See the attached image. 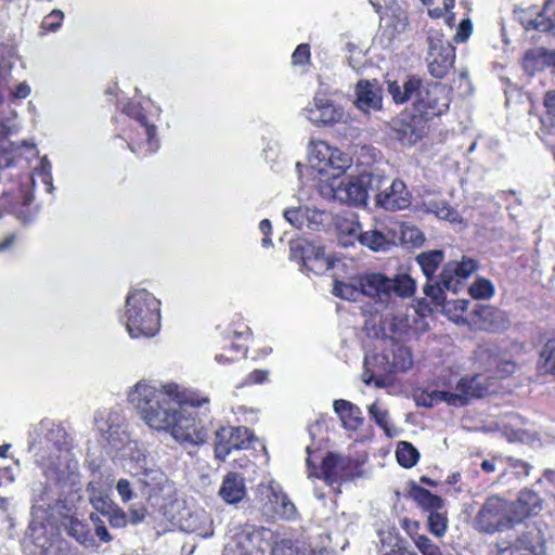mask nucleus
I'll return each mask as SVG.
<instances>
[{
  "mask_svg": "<svg viewBox=\"0 0 555 555\" xmlns=\"http://www.w3.org/2000/svg\"><path fill=\"white\" fill-rule=\"evenodd\" d=\"M124 112L138 122V135L144 137L143 139L138 138L128 143V146L131 150V152L139 157H144L152 153H155L159 147V141L156 137V126L154 124L149 122L142 108L137 104L126 105L124 107Z\"/></svg>",
  "mask_w": 555,
  "mask_h": 555,
  "instance_id": "1a4fd4ad",
  "label": "nucleus"
},
{
  "mask_svg": "<svg viewBox=\"0 0 555 555\" xmlns=\"http://www.w3.org/2000/svg\"><path fill=\"white\" fill-rule=\"evenodd\" d=\"M444 289L447 288L442 285L441 279L436 284L426 283L424 285V293L436 304H441L444 300Z\"/></svg>",
  "mask_w": 555,
  "mask_h": 555,
  "instance_id": "680f3d73",
  "label": "nucleus"
},
{
  "mask_svg": "<svg viewBox=\"0 0 555 555\" xmlns=\"http://www.w3.org/2000/svg\"><path fill=\"white\" fill-rule=\"evenodd\" d=\"M341 231L347 234L346 238H341L343 245H348L352 243V238H357L360 242L361 234H364V232L361 230L360 225L358 223H351L347 225L346 228H343Z\"/></svg>",
  "mask_w": 555,
  "mask_h": 555,
  "instance_id": "774afa93",
  "label": "nucleus"
},
{
  "mask_svg": "<svg viewBox=\"0 0 555 555\" xmlns=\"http://www.w3.org/2000/svg\"><path fill=\"white\" fill-rule=\"evenodd\" d=\"M477 270V262L463 256L461 261H449L441 272L442 285L453 293H456L461 282L466 280Z\"/></svg>",
  "mask_w": 555,
  "mask_h": 555,
  "instance_id": "4be33fe9",
  "label": "nucleus"
},
{
  "mask_svg": "<svg viewBox=\"0 0 555 555\" xmlns=\"http://www.w3.org/2000/svg\"><path fill=\"white\" fill-rule=\"evenodd\" d=\"M413 542L422 555H451L443 553L427 535L416 534Z\"/></svg>",
  "mask_w": 555,
  "mask_h": 555,
  "instance_id": "8fccbe9b",
  "label": "nucleus"
},
{
  "mask_svg": "<svg viewBox=\"0 0 555 555\" xmlns=\"http://www.w3.org/2000/svg\"><path fill=\"white\" fill-rule=\"evenodd\" d=\"M478 528L487 533L504 531L513 528L509 517L508 502L499 496L489 498L477 514Z\"/></svg>",
  "mask_w": 555,
  "mask_h": 555,
  "instance_id": "9d476101",
  "label": "nucleus"
},
{
  "mask_svg": "<svg viewBox=\"0 0 555 555\" xmlns=\"http://www.w3.org/2000/svg\"><path fill=\"white\" fill-rule=\"evenodd\" d=\"M272 555H315V553L305 543L284 539L274 544Z\"/></svg>",
  "mask_w": 555,
  "mask_h": 555,
  "instance_id": "4c0bfd02",
  "label": "nucleus"
},
{
  "mask_svg": "<svg viewBox=\"0 0 555 555\" xmlns=\"http://www.w3.org/2000/svg\"><path fill=\"white\" fill-rule=\"evenodd\" d=\"M472 31H473L472 21L469 18L463 20L456 29V34L454 36L455 41L456 42H465L472 35Z\"/></svg>",
  "mask_w": 555,
  "mask_h": 555,
  "instance_id": "0e129e2a",
  "label": "nucleus"
},
{
  "mask_svg": "<svg viewBox=\"0 0 555 555\" xmlns=\"http://www.w3.org/2000/svg\"><path fill=\"white\" fill-rule=\"evenodd\" d=\"M309 215V207L298 206L284 210V218L295 228H302L307 223Z\"/></svg>",
  "mask_w": 555,
  "mask_h": 555,
  "instance_id": "49530a36",
  "label": "nucleus"
},
{
  "mask_svg": "<svg viewBox=\"0 0 555 555\" xmlns=\"http://www.w3.org/2000/svg\"><path fill=\"white\" fill-rule=\"evenodd\" d=\"M426 56L429 74L438 79L448 75L455 61V48L440 31H431L427 37Z\"/></svg>",
  "mask_w": 555,
  "mask_h": 555,
  "instance_id": "0eeeda50",
  "label": "nucleus"
},
{
  "mask_svg": "<svg viewBox=\"0 0 555 555\" xmlns=\"http://www.w3.org/2000/svg\"><path fill=\"white\" fill-rule=\"evenodd\" d=\"M308 162V173L315 181L313 185L327 201L365 206L369 194L383 182L379 173L362 172L346 183L335 184V179L352 167V157L324 141L311 143Z\"/></svg>",
  "mask_w": 555,
  "mask_h": 555,
  "instance_id": "f257e3e1",
  "label": "nucleus"
},
{
  "mask_svg": "<svg viewBox=\"0 0 555 555\" xmlns=\"http://www.w3.org/2000/svg\"><path fill=\"white\" fill-rule=\"evenodd\" d=\"M354 105L364 114H371L382 109V89L376 80L358 81L356 86Z\"/></svg>",
  "mask_w": 555,
  "mask_h": 555,
  "instance_id": "6ab92c4d",
  "label": "nucleus"
},
{
  "mask_svg": "<svg viewBox=\"0 0 555 555\" xmlns=\"http://www.w3.org/2000/svg\"><path fill=\"white\" fill-rule=\"evenodd\" d=\"M411 351L403 346L398 347L393 352L392 366L398 371H406L412 366Z\"/></svg>",
  "mask_w": 555,
  "mask_h": 555,
  "instance_id": "603ef678",
  "label": "nucleus"
},
{
  "mask_svg": "<svg viewBox=\"0 0 555 555\" xmlns=\"http://www.w3.org/2000/svg\"><path fill=\"white\" fill-rule=\"evenodd\" d=\"M60 494L55 493L51 486L39 482L33 489V513L46 511L51 504L59 500Z\"/></svg>",
  "mask_w": 555,
  "mask_h": 555,
  "instance_id": "f704fd0d",
  "label": "nucleus"
},
{
  "mask_svg": "<svg viewBox=\"0 0 555 555\" xmlns=\"http://www.w3.org/2000/svg\"><path fill=\"white\" fill-rule=\"evenodd\" d=\"M63 526L68 535L85 546H93L94 539L90 533L88 524L76 517H68L63 521Z\"/></svg>",
  "mask_w": 555,
  "mask_h": 555,
  "instance_id": "473e14b6",
  "label": "nucleus"
},
{
  "mask_svg": "<svg viewBox=\"0 0 555 555\" xmlns=\"http://www.w3.org/2000/svg\"><path fill=\"white\" fill-rule=\"evenodd\" d=\"M383 182L374 189L376 205L390 211L401 210L410 206L411 194L405 183L400 179L389 181L382 176Z\"/></svg>",
  "mask_w": 555,
  "mask_h": 555,
  "instance_id": "4468645a",
  "label": "nucleus"
},
{
  "mask_svg": "<svg viewBox=\"0 0 555 555\" xmlns=\"http://www.w3.org/2000/svg\"><path fill=\"white\" fill-rule=\"evenodd\" d=\"M405 236L406 233L402 231L400 225L382 227L380 229L365 231L360 236V243L374 251H384L396 245L398 241L405 240Z\"/></svg>",
  "mask_w": 555,
  "mask_h": 555,
  "instance_id": "a211bd4d",
  "label": "nucleus"
},
{
  "mask_svg": "<svg viewBox=\"0 0 555 555\" xmlns=\"http://www.w3.org/2000/svg\"><path fill=\"white\" fill-rule=\"evenodd\" d=\"M528 27L540 31L555 28V0H547L537 16L529 22Z\"/></svg>",
  "mask_w": 555,
  "mask_h": 555,
  "instance_id": "c9c22d12",
  "label": "nucleus"
},
{
  "mask_svg": "<svg viewBox=\"0 0 555 555\" xmlns=\"http://www.w3.org/2000/svg\"><path fill=\"white\" fill-rule=\"evenodd\" d=\"M447 508L427 515V528L436 538H442L448 530Z\"/></svg>",
  "mask_w": 555,
  "mask_h": 555,
  "instance_id": "37998d69",
  "label": "nucleus"
},
{
  "mask_svg": "<svg viewBox=\"0 0 555 555\" xmlns=\"http://www.w3.org/2000/svg\"><path fill=\"white\" fill-rule=\"evenodd\" d=\"M107 521L113 528H125L128 524V516L117 504L112 507L106 516Z\"/></svg>",
  "mask_w": 555,
  "mask_h": 555,
  "instance_id": "13d9d810",
  "label": "nucleus"
},
{
  "mask_svg": "<svg viewBox=\"0 0 555 555\" xmlns=\"http://www.w3.org/2000/svg\"><path fill=\"white\" fill-rule=\"evenodd\" d=\"M333 294L345 300L357 301L362 296L359 278L351 282L335 281Z\"/></svg>",
  "mask_w": 555,
  "mask_h": 555,
  "instance_id": "ea45409f",
  "label": "nucleus"
},
{
  "mask_svg": "<svg viewBox=\"0 0 555 555\" xmlns=\"http://www.w3.org/2000/svg\"><path fill=\"white\" fill-rule=\"evenodd\" d=\"M541 357L544 359L545 370L555 376V347L546 345Z\"/></svg>",
  "mask_w": 555,
  "mask_h": 555,
  "instance_id": "338daca9",
  "label": "nucleus"
},
{
  "mask_svg": "<svg viewBox=\"0 0 555 555\" xmlns=\"http://www.w3.org/2000/svg\"><path fill=\"white\" fill-rule=\"evenodd\" d=\"M451 90L442 83H430L426 87L421 82L415 92L413 105L416 113L425 119L440 116L448 111Z\"/></svg>",
  "mask_w": 555,
  "mask_h": 555,
  "instance_id": "6e6552de",
  "label": "nucleus"
},
{
  "mask_svg": "<svg viewBox=\"0 0 555 555\" xmlns=\"http://www.w3.org/2000/svg\"><path fill=\"white\" fill-rule=\"evenodd\" d=\"M469 294L475 299H489L494 295V286L487 279H478L469 286Z\"/></svg>",
  "mask_w": 555,
  "mask_h": 555,
  "instance_id": "de8ad7c7",
  "label": "nucleus"
},
{
  "mask_svg": "<svg viewBox=\"0 0 555 555\" xmlns=\"http://www.w3.org/2000/svg\"><path fill=\"white\" fill-rule=\"evenodd\" d=\"M411 328L409 319L403 313L386 315L380 324L385 337L395 341H401Z\"/></svg>",
  "mask_w": 555,
  "mask_h": 555,
  "instance_id": "c756f323",
  "label": "nucleus"
},
{
  "mask_svg": "<svg viewBox=\"0 0 555 555\" xmlns=\"http://www.w3.org/2000/svg\"><path fill=\"white\" fill-rule=\"evenodd\" d=\"M230 532V541L225 545V552L229 555H257L261 552L262 537L269 530L244 525L233 527Z\"/></svg>",
  "mask_w": 555,
  "mask_h": 555,
  "instance_id": "f8f14e48",
  "label": "nucleus"
},
{
  "mask_svg": "<svg viewBox=\"0 0 555 555\" xmlns=\"http://www.w3.org/2000/svg\"><path fill=\"white\" fill-rule=\"evenodd\" d=\"M90 519L91 521L93 522L94 525V531H95V534L96 537L102 541V542H105V543H108L113 540V537L111 535V533L108 532L106 526H105V522L104 520H102L100 518V516L98 514H94L92 513L90 515Z\"/></svg>",
  "mask_w": 555,
  "mask_h": 555,
  "instance_id": "052dcab7",
  "label": "nucleus"
},
{
  "mask_svg": "<svg viewBox=\"0 0 555 555\" xmlns=\"http://www.w3.org/2000/svg\"><path fill=\"white\" fill-rule=\"evenodd\" d=\"M139 482L142 485V494L146 499L158 496L169 487L166 474L156 465L155 461L135 473Z\"/></svg>",
  "mask_w": 555,
  "mask_h": 555,
  "instance_id": "5701e85b",
  "label": "nucleus"
},
{
  "mask_svg": "<svg viewBox=\"0 0 555 555\" xmlns=\"http://www.w3.org/2000/svg\"><path fill=\"white\" fill-rule=\"evenodd\" d=\"M179 526L183 531L202 538L214 534L212 519L204 509L184 511L180 516Z\"/></svg>",
  "mask_w": 555,
  "mask_h": 555,
  "instance_id": "b1692460",
  "label": "nucleus"
},
{
  "mask_svg": "<svg viewBox=\"0 0 555 555\" xmlns=\"http://www.w3.org/2000/svg\"><path fill=\"white\" fill-rule=\"evenodd\" d=\"M251 438L253 434L246 427H220L215 437L216 457L224 461L232 450L247 449Z\"/></svg>",
  "mask_w": 555,
  "mask_h": 555,
  "instance_id": "2eb2a0df",
  "label": "nucleus"
},
{
  "mask_svg": "<svg viewBox=\"0 0 555 555\" xmlns=\"http://www.w3.org/2000/svg\"><path fill=\"white\" fill-rule=\"evenodd\" d=\"M52 165L47 156H43L40 159L39 166L34 170L33 175V183L35 184V179L39 178L41 182L47 186V191L51 192L52 186Z\"/></svg>",
  "mask_w": 555,
  "mask_h": 555,
  "instance_id": "09e8293b",
  "label": "nucleus"
},
{
  "mask_svg": "<svg viewBox=\"0 0 555 555\" xmlns=\"http://www.w3.org/2000/svg\"><path fill=\"white\" fill-rule=\"evenodd\" d=\"M444 254L440 249L424 251L416 257V261L420 264L425 276L430 280L438 267L442 262Z\"/></svg>",
  "mask_w": 555,
  "mask_h": 555,
  "instance_id": "e433bc0d",
  "label": "nucleus"
},
{
  "mask_svg": "<svg viewBox=\"0 0 555 555\" xmlns=\"http://www.w3.org/2000/svg\"><path fill=\"white\" fill-rule=\"evenodd\" d=\"M291 259L297 261L308 271L321 274L332 268V261L325 255L324 248L313 243L298 238L289 244Z\"/></svg>",
  "mask_w": 555,
  "mask_h": 555,
  "instance_id": "9b49d317",
  "label": "nucleus"
},
{
  "mask_svg": "<svg viewBox=\"0 0 555 555\" xmlns=\"http://www.w3.org/2000/svg\"><path fill=\"white\" fill-rule=\"evenodd\" d=\"M409 495L428 514L446 507V503L440 496L417 485L411 487Z\"/></svg>",
  "mask_w": 555,
  "mask_h": 555,
  "instance_id": "2f4dec72",
  "label": "nucleus"
},
{
  "mask_svg": "<svg viewBox=\"0 0 555 555\" xmlns=\"http://www.w3.org/2000/svg\"><path fill=\"white\" fill-rule=\"evenodd\" d=\"M306 117L315 125L337 122L343 118L344 112L332 100L318 93L313 104L305 109Z\"/></svg>",
  "mask_w": 555,
  "mask_h": 555,
  "instance_id": "aec40b11",
  "label": "nucleus"
},
{
  "mask_svg": "<svg viewBox=\"0 0 555 555\" xmlns=\"http://www.w3.org/2000/svg\"><path fill=\"white\" fill-rule=\"evenodd\" d=\"M500 555H546L541 529L537 526L528 527L514 544L502 548Z\"/></svg>",
  "mask_w": 555,
  "mask_h": 555,
  "instance_id": "f3484780",
  "label": "nucleus"
},
{
  "mask_svg": "<svg viewBox=\"0 0 555 555\" xmlns=\"http://www.w3.org/2000/svg\"><path fill=\"white\" fill-rule=\"evenodd\" d=\"M245 352H246V348L244 346L231 343V346L228 349L229 354H225L223 352L217 353L215 359L218 363L225 364V363H229V362L235 360V358L238 354H245Z\"/></svg>",
  "mask_w": 555,
  "mask_h": 555,
  "instance_id": "bf43d9fd",
  "label": "nucleus"
},
{
  "mask_svg": "<svg viewBox=\"0 0 555 555\" xmlns=\"http://www.w3.org/2000/svg\"><path fill=\"white\" fill-rule=\"evenodd\" d=\"M120 320L132 338L154 337L160 330V300L145 288H133Z\"/></svg>",
  "mask_w": 555,
  "mask_h": 555,
  "instance_id": "20e7f679",
  "label": "nucleus"
},
{
  "mask_svg": "<svg viewBox=\"0 0 555 555\" xmlns=\"http://www.w3.org/2000/svg\"><path fill=\"white\" fill-rule=\"evenodd\" d=\"M219 494L229 504L242 501L246 494L245 478L238 473L227 474Z\"/></svg>",
  "mask_w": 555,
  "mask_h": 555,
  "instance_id": "bb28decb",
  "label": "nucleus"
},
{
  "mask_svg": "<svg viewBox=\"0 0 555 555\" xmlns=\"http://www.w3.org/2000/svg\"><path fill=\"white\" fill-rule=\"evenodd\" d=\"M333 408L346 429L357 430L360 426H362L364 421L362 412L360 408L352 402L338 399L334 401Z\"/></svg>",
  "mask_w": 555,
  "mask_h": 555,
  "instance_id": "c85d7f7f",
  "label": "nucleus"
},
{
  "mask_svg": "<svg viewBox=\"0 0 555 555\" xmlns=\"http://www.w3.org/2000/svg\"><path fill=\"white\" fill-rule=\"evenodd\" d=\"M499 349L495 346H482L477 350V358L482 362L489 370L493 367L498 369V376L503 378L504 376L511 375L515 371V364L509 361H501L499 359Z\"/></svg>",
  "mask_w": 555,
  "mask_h": 555,
  "instance_id": "cd10ccee",
  "label": "nucleus"
},
{
  "mask_svg": "<svg viewBox=\"0 0 555 555\" xmlns=\"http://www.w3.org/2000/svg\"><path fill=\"white\" fill-rule=\"evenodd\" d=\"M542 508V501L538 493L524 489L519 492L515 502L508 503L509 517L513 526L537 515Z\"/></svg>",
  "mask_w": 555,
  "mask_h": 555,
  "instance_id": "412c9836",
  "label": "nucleus"
},
{
  "mask_svg": "<svg viewBox=\"0 0 555 555\" xmlns=\"http://www.w3.org/2000/svg\"><path fill=\"white\" fill-rule=\"evenodd\" d=\"M128 402L139 411L152 429L169 431L181 405L199 408L209 402L207 396L185 389L176 383L162 387L140 380L127 393Z\"/></svg>",
  "mask_w": 555,
  "mask_h": 555,
  "instance_id": "f03ea898",
  "label": "nucleus"
},
{
  "mask_svg": "<svg viewBox=\"0 0 555 555\" xmlns=\"http://www.w3.org/2000/svg\"><path fill=\"white\" fill-rule=\"evenodd\" d=\"M29 451L49 480L63 492L79 482L78 462L68 452L67 434L61 424L42 420L29 433Z\"/></svg>",
  "mask_w": 555,
  "mask_h": 555,
  "instance_id": "7ed1b4c3",
  "label": "nucleus"
},
{
  "mask_svg": "<svg viewBox=\"0 0 555 555\" xmlns=\"http://www.w3.org/2000/svg\"><path fill=\"white\" fill-rule=\"evenodd\" d=\"M361 294L386 302L389 299V278L380 273H367L359 276Z\"/></svg>",
  "mask_w": 555,
  "mask_h": 555,
  "instance_id": "a878e982",
  "label": "nucleus"
},
{
  "mask_svg": "<svg viewBox=\"0 0 555 555\" xmlns=\"http://www.w3.org/2000/svg\"><path fill=\"white\" fill-rule=\"evenodd\" d=\"M478 313L485 321H489V328L493 331L505 328L508 323L503 311L489 306L480 307Z\"/></svg>",
  "mask_w": 555,
  "mask_h": 555,
  "instance_id": "c03bdc74",
  "label": "nucleus"
},
{
  "mask_svg": "<svg viewBox=\"0 0 555 555\" xmlns=\"http://www.w3.org/2000/svg\"><path fill=\"white\" fill-rule=\"evenodd\" d=\"M90 502L93 508L104 517H106L107 514L111 512L112 507L116 505L107 496H103L101 494L96 495L94 493L90 495Z\"/></svg>",
  "mask_w": 555,
  "mask_h": 555,
  "instance_id": "4d7b16f0",
  "label": "nucleus"
},
{
  "mask_svg": "<svg viewBox=\"0 0 555 555\" xmlns=\"http://www.w3.org/2000/svg\"><path fill=\"white\" fill-rule=\"evenodd\" d=\"M175 440L181 443L202 444L207 439V430L196 420L194 412L181 405L169 431Z\"/></svg>",
  "mask_w": 555,
  "mask_h": 555,
  "instance_id": "ddd939ff",
  "label": "nucleus"
},
{
  "mask_svg": "<svg viewBox=\"0 0 555 555\" xmlns=\"http://www.w3.org/2000/svg\"><path fill=\"white\" fill-rule=\"evenodd\" d=\"M428 210L434 212L438 218L450 222H461V217L454 208L444 201H433L428 204Z\"/></svg>",
  "mask_w": 555,
  "mask_h": 555,
  "instance_id": "a18cd8bd",
  "label": "nucleus"
},
{
  "mask_svg": "<svg viewBox=\"0 0 555 555\" xmlns=\"http://www.w3.org/2000/svg\"><path fill=\"white\" fill-rule=\"evenodd\" d=\"M352 469L350 459L335 453H328L321 465L322 478L336 492H340V483L352 476Z\"/></svg>",
  "mask_w": 555,
  "mask_h": 555,
  "instance_id": "dca6fc26",
  "label": "nucleus"
},
{
  "mask_svg": "<svg viewBox=\"0 0 555 555\" xmlns=\"http://www.w3.org/2000/svg\"><path fill=\"white\" fill-rule=\"evenodd\" d=\"M18 143H10V150L3 151L0 153V167H10L14 164V157L17 154V151L20 150Z\"/></svg>",
  "mask_w": 555,
  "mask_h": 555,
  "instance_id": "69168bd1",
  "label": "nucleus"
},
{
  "mask_svg": "<svg viewBox=\"0 0 555 555\" xmlns=\"http://www.w3.org/2000/svg\"><path fill=\"white\" fill-rule=\"evenodd\" d=\"M420 87L421 79L415 76L408 77L402 82L388 81V92L396 104H403L410 100L414 101L415 92Z\"/></svg>",
  "mask_w": 555,
  "mask_h": 555,
  "instance_id": "7c9ffc66",
  "label": "nucleus"
},
{
  "mask_svg": "<svg viewBox=\"0 0 555 555\" xmlns=\"http://www.w3.org/2000/svg\"><path fill=\"white\" fill-rule=\"evenodd\" d=\"M271 491L273 496L272 502H274L276 505V513L285 519L294 518L296 516L297 509L287 494H285L281 489H276L274 487H271Z\"/></svg>",
  "mask_w": 555,
  "mask_h": 555,
  "instance_id": "a19ab883",
  "label": "nucleus"
},
{
  "mask_svg": "<svg viewBox=\"0 0 555 555\" xmlns=\"http://www.w3.org/2000/svg\"><path fill=\"white\" fill-rule=\"evenodd\" d=\"M369 413L375 423L390 436L388 412L382 409L376 402L369 406Z\"/></svg>",
  "mask_w": 555,
  "mask_h": 555,
  "instance_id": "5fc2aeb1",
  "label": "nucleus"
},
{
  "mask_svg": "<svg viewBox=\"0 0 555 555\" xmlns=\"http://www.w3.org/2000/svg\"><path fill=\"white\" fill-rule=\"evenodd\" d=\"M396 457L402 467L411 468L416 465L420 459V452L412 443L400 441L397 446Z\"/></svg>",
  "mask_w": 555,
  "mask_h": 555,
  "instance_id": "79ce46f5",
  "label": "nucleus"
},
{
  "mask_svg": "<svg viewBox=\"0 0 555 555\" xmlns=\"http://www.w3.org/2000/svg\"><path fill=\"white\" fill-rule=\"evenodd\" d=\"M40 555H78V553L73 552L66 541L53 540L42 544Z\"/></svg>",
  "mask_w": 555,
  "mask_h": 555,
  "instance_id": "3c124183",
  "label": "nucleus"
},
{
  "mask_svg": "<svg viewBox=\"0 0 555 555\" xmlns=\"http://www.w3.org/2000/svg\"><path fill=\"white\" fill-rule=\"evenodd\" d=\"M490 379L489 376L482 374L461 378L456 384V392L433 391L423 398L422 404L433 406L437 402H447L454 406L466 405L470 399L481 398L489 391Z\"/></svg>",
  "mask_w": 555,
  "mask_h": 555,
  "instance_id": "423d86ee",
  "label": "nucleus"
},
{
  "mask_svg": "<svg viewBox=\"0 0 555 555\" xmlns=\"http://www.w3.org/2000/svg\"><path fill=\"white\" fill-rule=\"evenodd\" d=\"M63 20V11L54 9L43 18L41 28L54 33L61 27Z\"/></svg>",
  "mask_w": 555,
  "mask_h": 555,
  "instance_id": "6e6d98bb",
  "label": "nucleus"
},
{
  "mask_svg": "<svg viewBox=\"0 0 555 555\" xmlns=\"http://www.w3.org/2000/svg\"><path fill=\"white\" fill-rule=\"evenodd\" d=\"M392 132L393 138L403 145H413L422 138V132L412 122L404 119L392 121Z\"/></svg>",
  "mask_w": 555,
  "mask_h": 555,
  "instance_id": "72a5a7b5",
  "label": "nucleus"
},
{
  "mask_svg": "<svg viewBox=\"0 0 555 555\" xmlns=\"http://www.w3.org/2000/svg\"><path fill=\"white\" fill-rule=\"evenodd\" d=\"M310 60V47L308 43H301L299 44L293 55H292V62L294 65H305Z\"/></svg>",
  "mask_w": 555,
  "mask_h": 555,
  "instance_id": "e2e57ef3",
  "label": "nucleus"
},
{
  "mask_svg": "<svg viewBox=\"0 0 555 555\" xmlns=\"http://www.w3.org/2000/svg\"><path fill=\"white\" fill-rule=\"evenodd\" d=\"M115 489L117 491L118 496L120 498V501L124 504L130 503L138 496L132 483L127 478L118 479Z\"/></svg>",
  "mask_w": 555,
  "mask_h": 555,
  "instance_id": "864d4df0",
  "label": "nucleus"
},
{
  "mask_svg": "<svg viewBox=\"0 0 555 555\" xmlns=\"http://www.w3.org/2000/svg\"><path fill=\"white\" fill-rule=\"evenodd\" d=\"M550 66L555 67V50L537 47L527 50L522 56V67L530 76Z\"/></svg>",
  "mask_w": 555,
  "mask_h": 555,
  "instance_id": "393cba45",
  "label": "nucleus"
},
{
  "mask_svg": "<svg viewBox=\"0 0 555 555\" xmlns=\"http://www.w3.org/2000/svg\"><path fill=\"white\" fill-rule=\"evenodd\" d=\"M95 427L112 449L122 451L133 462L135 473L154 462L143 447L132 440L124 415L118 410H99L94 416Z\"/></svg>",
  "mask_w": 555,
  "mask_h": 555,
  "instance_id": "39448f33",
  "label": "nucleus"
},
{
  "mask_svg": "<svg viewBox=\"0 0 555 555\" xmlns=\"http://www.w3.org/2000/svg\"><path fill=\"white\" fill-rule=\"evenodd\" d=\"M389 296L391 293L396 294L401 298L411 297L415 289V281L408 274H398L395 279H389Z\"/></svg>",
  "mask_w": 555,
  "mask_h": 555,
  "instance_id": "58836bf2",
  "label": "nucleus"
}]
</instances>
